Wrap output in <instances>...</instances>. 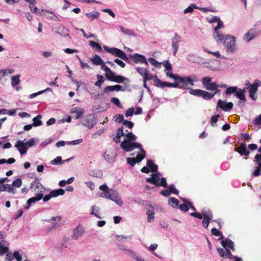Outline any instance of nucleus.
<instances>
[{"instance_id": "6ab92c4d", "label": "nucleus", "mask_w": 261, "mask_h": 261, "mask_svg": "<svg viewBox=\"0 0 261 261\" xmlns=\"http://www.w3.org/2000/svg\"><path fill=\"white\" fill-rule=\"evenodd\" d=\"M43 197V193H37L36 196L33 197L29 199L27 202V205L24 206V209H29L31 205L35 203L36 202L39 201Z\"/></svg>"}, {"instance_id": "f3484780", "label": "nucleus", "mask_w": 261, "mask_h": 261, "mask_svg": "<svg viewBox=\"0 0 261 261\" xmlns=\"http://www.w3.org/2000/svg\"><path fill=\"white\" fill-rule=\"evenodd\" d=\"M43 221L48 223H51L52 227L54 228H58L63 224L62 218L60 216L52 217L49 219H45Z\"/></svg>"}, {"instance_id": "39448f33", "label": "nucleus", "mask_w": 261, "mask_h": 261, "mask_svg": "<svg viewBox=\"0 0 261 261\" xmlns=\"http://www.w3.org/2000/svg\"><path fill=\"white\" fill-rule=\"evenodd\" d=\"M238 89L237 87H229V94H234V96L240 99L238 101V106L242 107L244 106V103L247 100L245 95L246 88Z\"/></svg>"}, {"instance_id": "e433bc0d", "label": "nucleus", "mask_w": 261, "mask_h": 261, "mask_svg": "<svg viewBox=\"0 0 261 261\" xmlns=\"http://www.w3.org/2000/svg\"><path fill=\"white\" fill-rule=\"evenodd\" d=\"M50 194L52 197H57L60 195H63L65 194V190L62 189H58L50 191Z\"/></svg>"}, {"instance_id": "4be33fe9", "label": "nucleus", "mask_w": 261, "mask_h": 261, "mask_svg": "<svg viewBox=\"0 0 261 261\" xmlns=\"http://www.w3.org/2000/svg\"><path fill=\"white\" fill-rule=\"evenodd\" d=\"M151 174V177L146 178V181L148 182L155 185L157 187V184L160 181L161 174L156 171Z\"/></svg>"}, {"instance_id": "79ce46f5", "label": "nucleus", "mask_w": 261, "mask_h": 261, "mask_svg": "<svg viewBox=\"0 0 261 261\" xmlns=\"http://www.w3.org/2000/svg\"><path fill=\"white\" fill-rule=\"evenodd\" d=\"M147 166L152 172L157 171L158 166L154 164L151 160H148L147 162Z\"/></svg>"}, {"instance_id": "6e6d98bb", "label": "nucleus", "mask_w": 261, "mask_h": 261, "mask_svg": "<svg viewBox=\"0 0 261 261\" xmlns=\"http://www.w3.org/2000/svg\"><path fill=\"white\" fill-rule=\"evenodd\" d=\"M115 75H116V74H115V72L111 71V69L109 71L106 72L105 74V76H106V78L108 80H109L110 81H112V82H113V80L114 79Z\"/></svg>"}, {"instance_id": "09e8293b", "label": "nucleus", "mask_w": 261, "mask_h": 261, "mask_svg": "<svg viewBox=\"0 0 261 261\" xmlns=\"http://www.w3.org/2000/svg\"><path fill=\"white\" fill-rule=\"evenodd\" d=\"M236 49L235 38L229 35V51H233Z\"/></svg>"}, {"instance_id": "ddd939ff", "label": "nucleus", "mask_w": 261, "mask_h": 261, "mask_svg": "<svg viewBox=\"0 0 261 261\" xmlns=\"http://www.w3.org/2000/svg\"><path fill=\"white\" fill-rule=\"evenodd\" d=\"M80 123L83 126L87 127L88 128L91 129L94 127L96 123L94 120L93 116L91 115H89L84 117Z\"/></svg>"}, {"instance_id": "0e129e2a", "label": "nucleus", "mask_w": 261, "mask_h": 261, "mask_svg": "<svg viewBox=\"0 0 261 261\" xmlns=\"http://www.w3.org/2000/svg\"><path fill=\"white\" fill-rule=\"evenodd\" d=\"M62 163V158L60 156H57L54 160L50 162V164L53 165H58Z\"/></svg>"}, {"instance_id": "c03bdc74", "label": "nucleus", "mask_w": 261, "mask_h": 261, "mask_svg": "<svg viewBox=\"0 0 261 261\" xmlns=\"http://www.w3.org/2000/svg\"><path fill=\"white\" fill-rule=\"evenodd\" d=\"M119 28H120L122 32H123L125 35L134 37L136 36L135 33L131 30L126 28H124L122 26H120Z\"/></svg>"}, {"instance_id": "49530a36", "label": "nucleus", "mask_w": 261, "mask_h": 261, "mask_svg": "<svg viewBox=\"0 0 261 261\" xmlns=\"http://www.w3.org/2000/svg\"><path fill=\"white\" fill-rule=\"evenodd\" d=\"M202 49L204 52L211 54L215 56L217 58L223 59L224 57L220 54L219 51L212 52L209 50L206 47L203 46Z\"/></svg>"}, {"instance_id": "423d86ee", "label": "nucleus", "mask_w": 261, "mask_h": 261, "mask_svg": "<svg viewBox=\"0 0 261 261\" xmlns=\"http://www.w3.org/2000/svg\"><path fill=\"white\" fill-rule=\"evenodd\" d=\"M103 48L106 51L110 53L117 57L120 58L126 62H129L128 58L123 51L117 48L109 47L106 45L103 46Z\"/></svg>"}, {"instance_id": "9b49d317", "label": "nucleus", "mask_w": 261, "mask_h": 261, "mask_svg": "<svg viewBox=\"0 0 261 261\" xmlns=\"http://www.w3.org/2000/svg\"><path fill=\"white\" fill-rule=\"evenodd\" d=\"M222 246L224 248H218L217 251L219 255L223 258L228 257V249L227 247H228V239H226L225 241L222 240L221 242Z\"/></svg>"}, {"instance_id": "4d7b16f0", "label": "nucleus", "mask_w": 261, "mask_h": 261, "mask_svg": "<svg viewBox=\"0 0 261 261\" xmlns=\"http://www.w3.org/2000/svg\"><path fill=\"white\" fill-rule=\"evenodd\" d=\"M68 240V239L67 238H64L62 240L61 244L59 247L60 250H63L67 248Z\"/></svg>"}, {"instance_id": "680f3d73", "label": "nucleus", "mask_w": 261, "mask_h": 261, "mask_svg": "<svg viewBox=\"0 0 261 261\" xmlns=\"http://www.w3.org/2000/svg\"><path fill=\"white\" fill-rule=\"evenodd\" d=\"M4 242H0V255H3L8 251V248L7 246L3 244Z\"/></svg>"}, {"instance_id": "2f4dec72", "label": "nucleus", "mask_w": 261, "mask_h": 261, "mask_svg": "<svg viewBox=\"0 0 261 261\" xmlns=\"http://www.w3.org/2000/svg\"><path fill=\"white\" fill-rule=\"evenodd\" d=\"M113 196L111 199V200L115 202L117 204L119 205L120 206H122L123 202L121 199L119 197L117 192L115 191V192H113Z\"/></svg>"}, {"instance_id": "9d476101", "label": "nucleus", "mask_w": 261, "mask_h": 261, "mask_svg": "<svg viewBox=\"0 0 261 261\" xmlns=\"http://www.w3.org/2000/svg\"><path fill=\"white\" fill-rule=\"evenodd\" d=\"M260 86L261 81L258 80H256L254 81V83L250 85L248 87H245L246 89H248L249 97L254 100H255L257 98V96L255 94L257 91L258 87Z\"/></svg>"}, {"instance_id": "7c9ffc66", "label": "nucleus", "mask_w": 261, "mask_h": 261, "mask_svg": "<svg viewBox=\"0 0 261 261\" xmlns=\"http://www.w3.org/2000/svg\"><path fill=\"white\" fill-rule=\"evenodd\" d=\"M124 135L123 127H121L119 128L116 133V137H114L113 139L116 143H119L120 142V139L122 136Z\"/></svg>"}, {"instance_id": "c756f323", "label": "nucleus", "mask_w": 261, "mask_h": 261, "mask_svg": "<svg viewBox=\"0 0 261 261\" xmlns=\"http://www.w3.org/2000/svg\"><path fill=\"white\" fill-rule=\"evenodd\" d=\"M99 211L100 208L96 205H93L90 207V214L91 215L95 216L96 218L98 219H101V217L99 215Z\"/></svg>"}, {"instance_id": "1a4fd4ad", "label": "nucleus", "mask_w": 261, "mask_h": 261, "mask_svg": "<svg viewBox=\"0 0 261 261\" xmlns=\"http://www.w3.org/2000/svg\"><path fill=\"white\" fill-rule=\"evenodd\" d=\"M138 148L139 149L140 152H138L136 158H127L126 159L127 163L132 167L134 166L137 163L140 162L145 156V151L142 148V146Z\"/></svg>"}, {"instance_id": "e2e57ef3", "label": "nucleus", "mask_w": 261, "mask_h": 261, "mask_svg": "<svg viewBox=\"0 0 261 261\" xmlns=\"http://www.w3.org/2000/svg\"><path fill=\"white\" fill-rule=\"evenodd\" d=\"M136 71L141 75L143 77L146 73L147 70L146 68L141 67H137L135 68Z\"/></svg>"}, {"instance_id": "cd10ccee", "label": "nucleus", "mask_w": 261, "mask_h": 261, "mask_svg": "<svg viewBox=\"0 0 261 261\" xmlns=\"http://www.w3.org/2000/svg\"><path fill=\"white\" fill-rule=\"evenodd\" d=\"M57 33L62 36L68 37V30L65 28L63 25H60L57 28Z\"/></svg>"}, {"instance_id": "69168bd1", "label": "nucleus", "mask_w": 261, "mask_h": 261, "mask_svg": "<svg viewBox=\"0 0 261 261\" xmlns=\"http://www.w3.org/2000/svg\"><path fill=\"white\" fill-rule=\"evenodd\" d=\"M155 76H153L151 74L149 73V72L147 71L146 72V73H145V75L144 76V77H143V81H148V80H152V79H154V80L155 81V76Z\"/></svg>"}, {"instance_id": "b1692460", "label": "nucleus", "mask_w": 261, "mask_h": 261, "mask_svg": "<svg viewBox=\"0 0 261 261\" xmlns=\"http://www.w3.org/2000/svg\"><path fill=\"white\" fill-rule=\"evenodd\" d=\"M257 35L258 33L254 30H250L244 35V39L248 42L257 36Z\"/></svg>"}, {"instance_id": "4c0bfd02", "label": "nucleus", "mask_w": 261, "mask_h": 261, "mask_svg": "<svg viewBox=\"0 0 261 261\" xmlns=\"http://www.w3.org/2000/svg\"><path fill=\"white\" fill-rule=\"evenodd\" d=\"M217 108H220L225 111H228V103H227L226 101H223L221 100H219L218 101Z\"/></svg>"}, {"instance_id": "412c9836", "label": "nucleus", "mask_w": 261, "mask_h": 261, "mask_svg": "<svg viewBox=\"0 0 261 261\" xmlns=\"http://www.w3.org/2000/svg\"><path fill=\"white\" fill-rule=\"evenodd\" d=\"M235 150L241 155L248 156L250 153L247 149L246 143L244 142L241 143L240 144V146L238 148H236Z\"/></svg>"}, {"instance_id": "a19ab883", "label": "nucleus", "mask_w": 261, "mask_h": 261, "mask_svg": "<svg viewBox=\"0 0 261 261\" xmlns=\"http://www.w3.org/2000/svg\"><path fill=\"white\" fill-rule=\"evenodd\" d=\"M115 190H113L112 189L109 190L108 191H106L104 193H101L100 194L99 196L101 197H105L107 199H110L112 198V197L113 196V192H115Z\"/></svg>"}, {"instance_id": "58836bf2", "label": "nucleus", "mask_w": 261, "mask_h": 261, "mask_svg": "<svg viewBox=\"0 0 261 261\" xmlns=\"http://www.w3.org/2000/svg\"><path fill=\"white\" fill-rule=\"evenodd\" d=\"M20 75L17 74L16 75L12 76L11 77V85L12 87H16L18 86L20 83V80L19 79Z\"/></svg>"}, {"instance_id": "338daca9", "label": "nucleus", "mask_w": 261, "mask_h": 261, "mask_svg": "<svg viewBox=\"0 0 261 261\" xmlns=\"http://www.w3.org/2000/svg\"><path fill=\"white\" fill-rule=\"evenodd\" d=\"M22 185V180L20 178H17L14 180L12 184V186L19 188Z\"/></svg>"}, {"instance_id": "5701e85b", "label": "nucleus", "mask_w": 261, "mask_h": 261, "mask_svg": "<svg viewBox=\"0 0 261 261\" xmlns=\"http://www.w3.org/2000/svg\"><path fill=\"white\" fill-rule=\"evenodd\" d=\"M146 214L147 215V221L151 222L153 221L154 218V207L150 204L147 205Z\"/></svg>"}, {"instance_id": "aec40b11", "label": "nucleus", "mask_w": 261, "mask_h": 261, "mask_svg": "<svg viewBox=\"0 0 261 261\" xmlns=\"http://www.w3.org/2000/svg\"><path fill=\"white\" fill-rule=\"evenodd\" d=\"M30 189L33 192H36L37 193H43L42 190L43 189V186L38 180H34L31 184Z\"/></svg>"}, {"instance_id": "c85d7f7f", "label": "nucleus", "mask_w": 261, "mask_h": 261, "mask_svg": "<svg viewBox=\"0 0 261 261\" xmlns=\"http://www.w3.org/2000/svg\"><path fill=\"white\" fill-rule=\"evenodd\" d=\"M113 82L117 83H124L125 84H127L130 82V80L128 78H126L123 77L121 75H115V78L113 80Z\"/></svg>"}, {"instance_id": "a211bd4d", "label": "nucleus", "mask_w": 261, "mask_h": 261, "mask_svg": "<svg viewBox=\"0 0 261 261\" xmlns=\"http://www.w3.org/2000/svg\"><path fill=\"white\" fill-rule=\"evenodd\" d=\"M155 77V82H156V86L158 87L164 88V87H173V88H177L179 87L178 82L175 81V83H171L167 82H162L156 76Z\"/></svg>"}, {"instance_id": "f704fd0d", "label": "nucleus", "mask_w": 261, "mask_h": 261, "mask_svg": "<svg viewBox=\"0 0 261 261\" xmlns=\"http://www.w3.org/2000/svg\"><path fill=\"white\" fill-rule=\"evenodd\" d=\"M90 60L94 65H100L103 62V60L101 58L97 55L91 57Z\"/></svg>"}, {"instance_id": "20e7f679", "label": "nucleus", "mask_w": 261, "mask_h": 261, "mask_svg": "<svg viewBox=\"0 0 261 261\" xmlns=\"http://www.w3.org/2000/svg\"><path fill=\"white\" fill-rule=\"evenodd\" d=\"M221 29H218L217 30L213 31L212 36L218 45L223 44L226 48V51H228V46L226 41L228 38V35L223 34L221 31Z\"/></svg>"}, {"instance_id": "6e6552de", "label": "nucleus", "mask_w": 261, "mask_h": 261, "mask_svg": "<svg viewBox=\"0 0 261 261\" xmlns=\"http://www.w3.org/2000/svg\"><path fill=\"white\" fill-rule=\"evenodd\" d=\"M212 78L210 76H205L201 80L203 86L207 90H217L219 88V85L216 83H212Z\"/></svg>"}, {"instance_id": "2eb2a0df", "label": "nucleus", "mask_w": 261, "mask_h": 261, "mask_svg": "<svg viewBox=\"0 0 261 261\" xmlns=\"http://www.w3.org/2000/svg\"><path fill=\"white\" fill-rule=\"evenodd\" d=\"M171 41L173 54L175 56L178 51L179 44L181 41V37L177 34L175 33L173 37L172 38Z\"/></svg>"}, {"instance_id": "0eeeda50", "label": "nucleus", "mask_w": 261, "mask_h": 261, "mask_svg": "<svg viewBox=\"0 0 261 261\" xmlns=\"http://www.w3.org/2000/svg\"><path fill=\"white\" fill-rule=\"evenodd\" d=\"M206 19L210 23L212 24L213 31L224 28L223 22L218 16H210L206 17Z\"/></svg>"}, {"instance_id": "c9c22d12", "label": "nucleus", "mask_w": 261, "mask_h": 261, "mask_svg": "<svg viewBox=\"0 0 261 261\" xmlns=\"http://www.w3.org/2000/svg\"><path fill=\"white\" fill-rule=\"evenodd\" d=\"M201 213L204 219H212L213 215L212 212L206 208H204L201 210Z\"/></svg>"}, {"instance_id": "393cba45", "label": "nucleus", "mask_w": 261, "mask_h": 261, "mask_svg": "<svg viewBox=\"0 0 261 261\" xmlns=\"http://www.w3.org/2000/svg\"><path fill=\"white\" fill-rule=\"evenodd\" d=\"M71 113H75L76 114L75 119H78L81 118L84 114L85 111L83 108L80 107L72 108L70 111Z\"/></svg>"}, {"instance_id": "f257e3e1", "label": "nucleus", "mask_w": 261, "mask_h": 261, "mask_svg": "<svg viewBox=\"0 0 261 261\" xmlns=\"http://www.w3.org/2000/svg\"><path fill=\"white\" fill-rule=\"evenodd\" d=\"M123 137L124 138L120 143V147L125 151H131L136 148L141 147L140 143L136 142L137 137L132 132L127 130L124 131Z\"/></svg>"}, {"instance_id": "f03ea898", "label": "nucleus", "mask_w": 261, "mask_h": 261, "mask_svg": "<svg viewBox=\"0 0 261 261\" xmlns=\"http://www.w3.org/2000/svg\"><path fill=\"white\" fill-rule=\"evenodd\" d=\"M38 139L35 138H31L27 142L18 140L15 144V147L17 148L20 154L23 155L26 153L28 148L34 146Z\"/></svg>"}, {"instance_id": "052dcab7", "label": "nucleus", "mask_w": 261, "mask_h": 261, "mask_svg": "<svg viewBox=\"0 0 261 261\" xmlns=\"http://www.w3.org/2000/svg\"><path fill=\"white\" fill-rule=\"evenodd\" d=\"M124 254L135 259L136 257H137V255L135 252L132 250L131 249L129 248L125 252Z\"/></svg>"}, {"instance_id": "13d9d810", "label": "nucleus", "mask_w": 261, "mask_h": 261, "mask_svg": "<svg viewBox=\"0 0 261 261\" xmlns=\"http://www.w3.org/2000/svg\"><path fill=\"white\" fill-rule=\"evenodd\" d=\"M97 81L95 83V85L97 87H100L101 84L104 82V77L102 75H96Z\"/></svg>"}, {"instance_id": "37998d69", "label": "nucleus", "mask_w": 261, "mask_h": 261, "mask_svg": "<svg viewBox=\"0 0 261 261\" xmlns=\"http://www.w3.org/2000/svg\"><path fill=\"white\" fill-rule=\"evenodd\" d=\"M148 61L149 62L151 65L157 68H160L161 67L162 64H163V62H159L153 58H149L148 59Z\"/></svg>"}, {"instance_id": "603ef678", "label": "nucleus", "mask_w": 261, "mask_h": 261, "mask_svg": "<svg viewBox=\"0 0 261 261\" xmlns=\"http://www.w3.org/2000/svg\"><path fill=\"white\" fill-rule=\"evenodd\" d=\"M211 233L213 235L216 237H220L218 239L219 240H223V236L221 232L216 228H213L211 230Z\"/></svg>"}, {"instance_id": "7ed1b4c3", "label": "nucleus", "mask_w": 261, "mask_h": 261, "mask_svg": "<svg viewBox=\"0 0 261 261\" xmlns=\"http://www.w3.org/2000/svg\"><path fill=\"white\" fill-rule=\"evenodd\" d=\"M197 80L195 76H189L187 77H181L178 75L175 80L178 82L179 87L184 89H189V86H193L194 85V82L197 81Z\"/></svg>"}, {"instance_id": "72a5a7b5", "label": "nucleus", "mask_w": 261, "mask_h": 261, "mask_svg": "<svg viewBox=\"0 0 261 261\" xmlns=\"http://www.w3.org/2000/svg\"><path fill=\"white\" fill-rule=\"evenodd\" d=\"M113 196L111 199V200L115 202L117 204L119 205L120 206H122L123 202L121 199L119 197L117 192L115 191V192H113Z\"/></svg>"}, {"instance_id": "bb28decb", "label": "nucleus", "mask_w": 261, "mask_h": 261, "mask_svg": "<svg viewBox=\"0 0 261 261\" xmlns=\"http://www.w3.org/2000/svg\"><path fill=\"white\" fill-rule=\"evenodd\" d=\"M87 18L90 20H93L95 19H98L99 18L100 14L98 11H93L92 12H88L85 14Z\"/></svg>"}, {"instance_id": "f8f14e48", "label": "nucleus", "mask_w": 261, "mask_h": 261, "mask_svg": "<svg viewBox=\"0 0 261 261\" xmlns=\"http://www.w3.org/2000/svg\"><path fill=\"white\" fill-rule=\"evenodd\" d=\"M163 65L165 67V72L167 76L173 79L175 81L176 80L178 75L174 74L172 71V65L168 60L163 62Z\"/></svg>"}, {"instance_id": "774afa93", "label": "nucleus", "mask_w": 261, "mask_h": 261, "mask_svg": "<svg viewBox=\"0 0 261 261\" xmlns=\"http://www.w3.org/2000/svg\"><path fill=\"white\" fill-rule=\"evenodd\" d=\"M253 174L254 176L257 177L261 175V164H259V166H258L256 167V169L253 171Z\"/></svg>"}, {"instance_id": "473e14b6", "label": "nucleus", "mask_w": 261, "mask_h": 261, "mask_svg": "<svg viewBox=\"0 0 261 261\" xmlns=\"http://www.w3.org/2000/svg\"><path fill=\"white\" fill-rule=\"evenodd\" d=\"M113 196L111 199V200L115 202L117 204L119 205L120 206H122L123 202L121 199L119 197L117 192L115 191V192H113Z\"/></svg>"}, {"instance_id": "4468645a", "label": "nucleus", "mask_w": 261, "mask_h": 261, "mask_svg": "<svg viewBox=\"0 0 261 261\" xmlns=\"http://www.w3.org/2000/svg\"><path fill=\"white\" fill-rule=\"evenodd\" d=\"M129 58L132 59V60L135 63H144L146 65H148V63L144 55L135 54L134 55H129Z\"/></svg>"}, {"instance_id": "864d4df0", "label": "nucleus", "mask_w": 261, "mask_h": 261, "mask_svg": "<svg viewBox=\"0 0 261 261\" xmlns=\"http://www.w3.org/2000/svg\"><path fill=\"white\" fill-rule=\"evenodd\" d=\"M204 91L200 89H190V93L196 96H201Z\"/></svg>"}, {"instance_id": "a878e982", "label": "nucleus", "mask_w": 261, "mask_h": 261, "mask_svg": "<svg viewBox=\"0 0 261 261\" xmlns=\"http://www.w3.org/2000/svg\"><path fill=\"white\" fill-rule=\"evenodd\" d=\"M124 91L125 89L121 86L119 85H116L114 86H108L106 87L104 90V92H108L109 91Z\"/></svg>"}, {"instance_id": "de8ad7c7", "label": "nucleus", "mask_w": 261, "mask_h": 261, "mask_svg": "<svg viewBox=\"0 0 261 261\" xmlns=\"http://www.w3.org/2000/svg\"><path fill=\"white\" fill-rule=\"evenodd\" d=\"M200 58L193 54H189L187 56V59L188 61L192 63H198V59Z\"/></svg>"}, {"instance_id": "5fc2aeb1", "label": "nucleus", "mask_w": 261, "mask_h": 261, "mask_svg": "<svg viewBox=\"0 0 261 261\" xmlns=\"http://www.w3.org/2000/svg\"><path fill=\"white\" fill-rule=\"evenodd\" d=\"M169 204L172 206L173 207H177L178 205V200L173 197L170 198L169 199Z\"/></svg>"}, {"instance_id": "8fccbe9b", "label": "nucleus", "mask_w": 261, "mask_h": 261, "mask_svg": "<svg viewBox=\"0 0 261 261\" xmlns=\"http://www.w3.org/2000/svg\"><path fill=\"white\" fill-rule=\"evenodd\" d=\"M89 44L90 46L96 51H101L102 50L101 46L93 41H90Z\"/></svg>"}, {"instance_id": "a18cd8bd", "label": "nucleus", "mask_w": 261, "mask_h": 261, "mask_svg": "<svg viewBox=\"0 0 261 261\" xmlns=\"http://www.w3.org/2000/svg\"><path fill=\"white\" fill-rule=\"evenodd\" d=\"M41 118L42 116L38 115L33 118V123H32L33 126H38L42 124V121L41 120Z\"/></svg>"}, {"instance_id": "bf43d9fd", "label": "nucleus", "mask_w": 261, "mask_h": 261, "mask_svg": "<svg viewBox=\"0 0 261 261\" xmlns=\"http://www.w3.org/2000/svg\"><path fill=\"white\" fill-rule=\"evenodd\" d=\"M114 119L117 123H123L124 121V116L122 114H118L114 116Z\"/></svg>"}, {"instance_id": "dca6fc26", "label": "nucleus", "mask_w": 261, "mask_h": 261, "mask_svg": "<svg viewBox=\"0 0 261 261\" xmlns=\"http://www.w3.org/2000/svg\"><path fill=\"white\" fill-rule=\"evenodd\" d=\"M85 233L84 227L79 225L73 230L72 234L71 236L72 239L73 240H78L81 238Z\"/></svg>"}, {"instance_id": "3c124183", "label": "nucleus", "mask_w": 261, "mask_h": 261, "mask_svg": "<svg viewBox=\"0 0 261 261\" xmlns=\"http://www.w3.org/2000/svg\"><path fill=\"white\" fill-rule=\"evenodd\" d=\"M194 9H199L195 4H191L188 8L184 10V14L191 13Z\"/></svg>"}, {"instance_id": "ea45409f", "label": "nucleus", "mask_w": 261, "mask_h": 261, "mask_svg": "<svg viewBox=\"0 0 261 261\" xmlns=\"http://www.w3.org/2000/svg\"><path fill=\"white\" fill-rule=\"evenodd\" d=\"M219 92L220 91L218 90H217L214 93H210L204 91V93H203L201 96H202V97L204 99H210L213 98L215 94Z\"/></svg>"}]
</instances>
